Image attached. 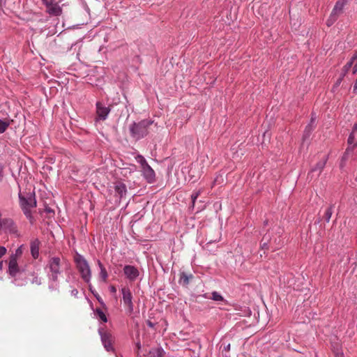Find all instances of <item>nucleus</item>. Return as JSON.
<instances>
[{
    "instance_id": "obj_19",
    "label": "nucleus",
    "mask_w": 357,
    "mask_h": 357,
    "mask_svg": "<svg viewBox=\"0 0 357 357\" xmlns=\"http://www.w3.org/2000/svg\"><path fill=\"white\" fill-rule=\"evenodd\" d=\"M150 353L153 357H162L165 354V351L162 348L158 347L153 349Z\"/></svg>"
},
{
    "instance_id": "obj_31",
    "label": "nucleus",
    "mask_w": 357,
    "mask_h": 357,
    "mask_svg": "<svg viewBox=\"0 0 357 357\" xmlns=\"http://www.w3.org/2000/svg\"><path fill=\"white\" fill-rule=\"evenodd\" d=\"M6 248L3 246H0V258L6 253Z\"/></svg>"
},
{
    "instance_id": "obj_9",
    "label": "nucleus",
    "mask_w": 357,
    "mask_h": 357,
    "mask_svg": "<svg viewBox=\"0 0 357 357\" xmlns=\"http://www.w3.org/2000/svg\"><path fill=\"white\" fill-rule=\"evenodd\" d=\"M100 335L101 337V340L104 347L107 351H112V336L110 333L106 332L100 331Z\"/></svg>"
},
{
    "instance_id": "obj_7",
    "label": "nucleus",
    "mask_w": 357,
    "mask_h": 357,
    "mask_svg": "<svg viewBox=\"0 0 357 357\" xmlns=\"http://www.w3.org/2000/svg\"><path fill=\"white\" fill-rule=\"evenodd\" d=\"M0 229L10 233H15L17 231L14 222L10 218H1L0 220Z\"/></svg>"
},
{
    "instance_id": "obj_36",
    "label": "nucleus",
    "mask_w": 357,
    "mask_h": 357,
    "mask_svg": "<svg viewBox=\"0 0 357 357\" xmlns=\"http://www.w3.org/2000/svg\"><path fill=\"white\" fill-rule=\"evenodd\" d=\"M342 77H340V78H339V79H337V82H336V84H335L336 86H339V85H340V83H341V82H342Z\"/></svg>"
},
{
    "instance_id": "obj_1",
    "label": "nucleus",
    "mask_w": 357,
    "mask_h": 357,
    "mask_svg": "<svg viewBox=\"0 0 357 357\" xmlns=\"http://www.w3.org/2000/svg\"><path fill=\"white\" fill-rule=\"evenodd\" d=\"M153 121L150 119H144L138 123H132L129 128L131 136L135 139H140L149 133V128Z\"/></svg>"
},
{
    "instance_id": "obj_23",
    "label": "nucleus",
    "mask_w": 357,
    "mask_h": 357,
    "mask_svg": "<svg viewBox=\"0 0 357 357\" xmlns=\"http://www.w3.org/2000/svg\"><path fill=\"white\" fill-rule=\"evenodd\" d=\"M353 151L351 150L350 148H347L344 153L343 154L342 157V162H341V166H343L344 165V163L347 160L348 158H349V154L352 152Z\"/></svg>"
},
{
    "instance_id": "obj_42",
    "label": "nucleus",
    "mask_w": 357,
    "mask_h": 357,
    "mask_svg": "<svg viewBox=\"0 0 357 357\" xmlns=\"http://www.w3.org/2000/svg\"><path fill=\"white\" fill-rule=\"evenodd\" d=\"M327 24H328V26H330V25H331V23L327 22Z\"/></svg>"
},
{
    "instance_id": "obj_13",
    "label": "nucleus",
    "mask_w": 357,
    "mask_h": 357,
    "mask_svg": "<svg viewBox=\"0 0 357 357\" xmlns=\"http://www.w3.org/2000/svg\"><path fill=\"white\" fill-rule=\"evenodd\" d=\"M17 260L14 257H10L8 263V273L12 276H15L20 269L17 264Z\"/></svg>"
},
{
    "instance_id": "obj_26",
    "label": "nucleus",
    "mask_w": 357,
    "mask_h": 357,
    "mask_svg": "<svg viewBox=\"0 0 357 357\" xmlns=\"http://www.w3.org/2000/svg\"><path fill=\"white\" fill-rule=\"evenodd\" d=\"M211 298L213 300V301H223V297L219 294L218 293L217 291H213L212 293V297Z\"/></svg>"
},
{
    "instance_id": "obj_3",
    "label": "nucleus",
    "mask_w": 357,
    "mask_h": 357,
    "mask_svg": "<svg viewBox=\"0 0 357 357\" xmlns=\"http://www.w3.org/2000/svg\"><path fill=\"white\" fill-rule=\"evenodd\" d=\"M75 261L82 279L89 283L91 278V271L87 261L83 256L77 255L75 257Z\"/></svg>"
},
{
    "instance_id": "obj_24",
    "label": "nucleus",
    "mask_w": 357,
    "mask_h": 357,
    "mask_svg": "<svg viewBox=\"0 0 357 357\" xmlns=\"http://www.w3.org/2000/svg\"><path fill=\"white\" fill-rule=\"evenodd\" d=\"M96 314L98 315V317L103 322L106 323L107 321V318L106 314L101 310L100 309L96 310Z\"/></svg>"
},
{
    "instance_id": "obj_38",
    "label": "nucleus",
    "mask_w": 357,
    "mask_h": 357,
    "mask_svg": "<svg viewBox=\"0 0 357 357\" xmlns=\"http://www.w3.org/2000/svg\"><path fill=\"white\" fill-rule=\"evenodd\" d=\"M3 266V261H0V271L2 270Z\"/></svg>"
},
{
    "instance_id": "obj_30",
    "label": "nucleus",
    "mask_w": 357,
    "mask_h": 357,
    "mask_svg": "<svg viewBox=\"0 0 357 357\" xmlns=\"http://www.w3.org/2000/svg\"><path fill=\"white\" fill-rule=\"evenodd\" d=\"M331 215H332V211H331V208L327 209L326 213H325L326 220L327 222L330 221Z\"/></svg>"
},
{
    "instance_id": "obj_35",
    "label": "nucleus",
    "mask_w": 357,
    "mask_h": 357,
    "mask_svg": "<svg viewBox=\"0 0 357 357\" xmlns=\"http://www.w3.org/2000/svg\"><path fill=\"white\" fill-rule=\"evenodd\" d=\"M3 178V168L0 167V181H1Z\"/></svg>"
},
{
    "instance_id": "obj_33",
    "label": "nucleus",
    "mask_w": 357,
    "mask_h": 357,
    "mask_svg": "<svg viewBox=\"0 0 357 357\" xmlns=\"http://www.w3.org/2000/svg\"><path fill=\"white\" fill-rule=\"evenodd\" d=\"M32 282L33 283H36L37 284H40V279L39 278H38V277H36Z\"/></svg>"
},
{
    "instance_id": "obj_12",
    "label": "nucleus",
    "mask_w": 357,
    "mask_h": 357,
    "mask_svg": "<svg viewBox=\"0 0 357 357\" xmlns=\"http://www.w3.org/2000/svg\"><path fill=\"white\" fill-rule=\"evenodd\" d=\"M97 107V115L99 119L102 120H105L110 112V109L107 107L103 106L101 103L98 102L96 104Z\"/></svg>"
},
{
    "instance_id": "obj_43",
    "label": "nucleus",
    "mask_w": 357,
    "mask_h": 357,
    "mask_svg": "<svg viewBox=\"0 0 357 357\" xmlns=\"http://www.w3.org/2000/svg\"><path fill=\"white\" fill-rule=\"evenodd\" d=\"M137 347H138V348H140V344H137Z\"/></svg>"
},
{
    "instance_id": "obj_14",
    "label": "nucleus",
    "mask_w": 357,
    "mask_h": 357,
    "mask_svg": "<svg viewBox=\"0 0 357 357\" xmlns=\"http://www.w3.org/2000/svg\"><path fill=\"white\" fill-rule=\"evenodd\" d=\"M40 244V243L38 239H35L31 242V253L34 259H37L39 256Z\"/></svg>"
},
{
    "instance_id": "obj_41",
    "label": "nucleus",
    "mask_w": 357,
    "mask_h": 357,
    "mask_svg": "<svg viewBox=\"0 0 357 357\" xmlns=\"http://www.w3.org/2000/svg\"><path fill=\"white\" fill-rule=\"evenodd\" d=\"M149 325L150 326H152V324H151V322H149Z\"/></svg>"
},
{
    "instance_id": "obj_39",
    "label": "nucleus",
    "mask_w": 357,
    "mask_h": 357,
    "mask_svg": "<svg viewBox=\"0 0 357 357\" xmlns=\"http://www.w3.org/2000/svg\"><path fill=\"white\" fill-rule=\"evenodd\" d=\"M356 129H357V125H355L353 131L355 132L356 130Z\"/></svg>"
},
{
    "instance_id": "obj_21",
    "label": "nucleus",
    "mask_w": 357,
    "mask_h": 357,
    "mask_svg": "<svg viewBox=\"0 0 357 357\" xmlns=\"http://www.w3.org/2000/svg\"><path fill=\"white\" fill-rule=\"evenodd\" d=\"M23 253V245L19 246L15 251V253L12 254L10 257H14L16 259H18L21 257Z\"/></svg>"
},
{
    "instance_id": "obj_29",
    "label": "nucleus",
    "mask_w": 357,
    "mask_h": 357,
    "mask_svg": "<svg viewBox=\"0 0 357 357\" xmlns=\"http://www.w3.org/2000/svg\"><path fill=\"white\" fill-rule=\"evenodd\" d=\"M200 194V192L199 191H197V192H193L191 195V199H192V205L195 204V201L197 200V197H199Z\"/></svg>"
},
{
    "instance_id": "obj_4",
    "label": "nucleus",
    "mask_w": 357,
    "mask_h": 357,
    "mask_svg": "<svg viewBox=\"0 0 357 357\" xmlns=\"http://www.w3.org/2000/svg\"><path fill=\"white\" fill-rule=\"evenodd\" d=\"M46 6V11L50 15L59 16L62 13V8L59 3L54 0H43Z\"/></svg>"
},
{
    "instance_id": "obj_6",
    "label": "nucleus",
    "mask_w": 357,
    "mask_h": 357,
    "mask_svg": "<svg viewBox=\"0 0 357 357\" xmlns=\"http://www.w3.org/2000/svg\"><path fill=\"white\" fill-rule=\"evenodd\" d=\"M202 175V167L197 164H192L188 170V181L195 183Z\"/></svg>"
},
{
    "instance_id": "obj_8",
    "label": "nucleus",
    "mask_w": 357,
    "mask_h": 357,
    "mask_svg": "<svg viewBox=\"0 0 357 357\" xmlns=\"http://www.w3.org/2000/svg\"><path fill=\"white\" fill-rule=\"evenodd\" d=\"M123 272L125 275L130 280L134 281L139 276V271L134 266L126 265L123 268Z\"/></svg>"
},
{
    "instance_id": "obj_37",
    "label": "nucleus",
    "mask_w": 357,
    "mask_h": 357,
    "mask_svg": "<svg viewBox=\"0 0 357 357\" xmlns=\"http://www.w3.org/2000/svg\"><path fill=\"white\" fill-rule=\"evenodd\" d=\"M353 71H354L353 72L354 73H356L357 72V65L356 64L354 65Z\"/></svg>"
},
{
    "instance_id": "obj_11",
    "label": "nucleus",
    "mask_w": 357,
    "mask_h": 357,
    "mask_svg": "<svg viewBox=\"0 0 357 357\" xmlns=\"http://www.w3.org/2000/svg\"><path fill=\"white\" fill-rule=\"evenodd\" d=\"M19 197L20 199V204L23 208H30L36 206V201L34 197L32 195H29L27 199L22 197L21 195H20Z\"/></svg>"
},
{
    "instance_id": "obj_28",
    "label": "nucleus",
    "mask_w": 357,
    "mask_h": 357,
    "mask_svg": "<svg viewBox=\"0 0 357 357\" xmlns=\"http://www.w3.org/2000/svg\"><path fill=\"white\" fill-rule=\"evenodd\" d=\"M192 278V275H187L186 274H185L184 273H183L181 274V279L183 280V282L185 283V284H188L189 282V280L190 278Z\"/></svg>"
},
{
    "instance_id": "obj_34",
    "label": "nucleus",
    "mask_w": 357,
    "mask_h": 357,
    "mask_svg": "<svg viewBox=\"0 0 357 357\" xmlns=\"http://www.w3.org/2000/svg\"><path fill=\"white\" fill-rule=\"evenodd\" d=\"M109 289L112 293H116V289L115 287H114V286H111L109 287Z\"/></svg>"
},
{
    "instance_id": "obj_16",
    "label": "nucleus",
    "mask_w": 357,
    "mask_h": 357,
    "mask_svg": "<svg viewBox=\"0 0 357 357\" xmlns=\"http://www.w3.org/2000/svg\"><path fill=\"white\" fill-rule=\"evenodd\" d=\"M326 162L327 158H323L321 160H320L316 163V165L311 169V171L319 172V173H321L322 170L324 169Z\"/></svg>"
},
{
    "instance_id": "obj_40",
    "label": "nucleus",
    "mask_w": 357,
    "mask_h": 357,
    "mask_svg": "<svg viewBox=\"0 0 357 357\" xmlns=\"http://www.w3.org/2000/svg\"><path fill=\"white\" fill-rule=\"evenodd\" d=\"M73 294H77V290H74V291H73Z\"/></svg>"
},
{
    "instance_id": "obj_18",
    "label": "nucleus",
    "mask_w": 357,
    "mask_h": 357,
    "mask_svg": "<svg viewBox=\"0 0 357 357\" xmlns=\"http://www.w3.org/2000/svg\"><path fill=\"white\" fill-rule=\"evenodd\" d=\"M98 266L100 268V276L104 282H106L107 277H108L107 272L105 268L104 267V266L102 265V264L99 260L98 261Z\"/></svg>"
},
{
    "instance_id": "obj_15",
    "label": "nucleus",
    "mask_w": 357,
    "mask_h": 357,
    "mask_svg": "<svg viewBox=\"0 0 357 357\" xmlns=\"http://www.w3.org/2000/svg\"><path fill=\"white\" fill-rule=\"evenodd\" d=\"M347 148H350L352 151L357 146V137L354 133V131H352L349 135L347 139Z\"/></svg>"
},
{
    "instance_id": "obj_20",
    "label": "nucleus",
    "mask_w": 357,
    "mask_h": 357,
    "mask_svg": "<svg viewBox=\"0 0 357 357\" xmlns=\"http://www.w3.org/2000/svg\"><path fill=\"white\" fill-rule=\"evenodd\" d=\"M344 3L341 1H337L335 5V7L332 12V15H336L338 13H340L343 8Z\"/></svg>"
},
{
    "instance_id": "obj_22",
    "label": "nucleus",
    "mask_w": 357,
    "mask_h": 357,
    "mask_svg": "<svg viewBox=\"0 0 357 357\" xmlns=\"http://www.w3.org/2000/svg\"><path fill=\"white\" fill-rule=\"evenodd\" d=\"M135 159H136V161L140 164L141 165V168H144V167L146 166L148 164V162H146V159L141 155H137L136 157H135Z\"/></svg>"
},
{
    "instance_id": "obj_17",
    "label": "nucleus",
    "mask_w": 357,
    "mask_h": 357,
    "mask_svg": "<svg viewBox=\"0 0 357 357\" xmlns=\"http://www.w3.org/2000/svg\"><path fill=\"white\" fill-rule=\"evenodd\" d=\"M114 188L116 192L119 195L120 198H122L124 195H126L127 189L124 183H116Z\"/></svg>"
},
{
    "instance_id": "obj_2",
    "label": "nucleus",
    "mask_w": 357,
    "mask_h": 357,
    "mask_svg": "<svg viewBox=\"0 0 357 357\" xmlns=\"http://www.w3.org/2000/svg\"><path fill=\"white\" fill-rule=\"evenodd\" d=\"M49 268L50 271V277L54 280H56L58 275L64 269L66 271L70 270V264L65 259H61L59 257H52L48 262Z\"/></svg>"
},
{
    "instance_id": "obj_5",
    "label": "nucleus",
    "mask_w": 357,
    "mask_h": 357,
    "mask_svg": "<svg viewBox=\"0 0 357 357\" xmlns=\"http://www.w3.org/2000/svg\"><path fill=\"white\" fill-rule=\"evenodd\" d=\"M121 294L123 301L125 305L127 306L130 313L133 312L134 306L132 303V296L128 287H123L121 289Z\"/></svg>"
},
{
    "instance_id": "obj_27",
    "label": "nucleus",
    "mask_w": 357,
    "mask_h": 357,
    "mask_svg": "<svg viewBox=\"0 0 357 357\" xmlns=\"http://www.w3.org/2000/svg\"><path fill=\"white\" fill-rule=\"evenodd\" d=\"M8 126V123L6 122L0 120V133H3L6 131V128Z\"/></svg>"
},
{
    "instance_id": "obj_10",
    "label": "nucleus",
    "mask_w": 357,
    "mask_h": 357,
    "mask_svg": "<svg viewBox=\"0 0 357 357\" xmlns=\"http://www.w3.org/2000/svg\"><path fill=\"white\" fill-rule=\"evenodd\" d=\"M142 172L147 182L153 183L155 181V172L149 165L144 167V168L142 169Z\"/></svg>"
},
{
    "instance_id": "obj_32",
    "label": "nucleus",
    "mask_w": 357,
    "mask_h": 357,
    "mask_svg": "<svg viewBox=\"0 0 357 357\" xmlns=\"http://www.w3.org/2000/svg\"><path fill=\"white\" fill-rule=\"evenodd\" d=\"M282 245H283V241L281 239H280L279 242L278 243V245L276 247H275L273 248V250H275L279 249L280 247L282 246Z\"/></svg>"
},
{
    "instance_id": "obj_25",
    "label": "nucleus",
    "mask_w": 357,
    "mask_h": 357,
    "mask_svg": "<svg viewBox=\"0 0 357 357\" xmlns=\"http://www.w3.org/2000/svg\"><path fill=\"white\" fill-rule=\"evenodd\" d=\"M333 351L335 354V357H344V354L339 346L333 347Z\"/></svg>"
}]
</instances>
